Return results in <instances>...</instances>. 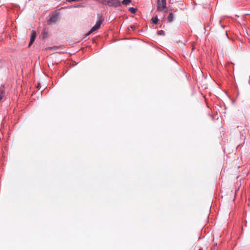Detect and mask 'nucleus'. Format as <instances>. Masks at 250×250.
I'll return each instance as SVG.
<instances>
[{
	"instance_id": "17",
	"label": "nucleus",
	"mask_w": 250,
	"mask_h": 250,
	"mask_svg": "<svg viewBox=\"0 0 250 250\" xmlns=\"http://www.w3.org/2000/svg\"><path fill=\"white\" fill-rule=\"evenodd\" d=\"M168 10L170 11V12H172V9H169Z\"/></svg>"
},
{
	"instance_id": "15",
	"label": "nucleus",
	"mask_w": 250,
	"mask_h": 250,
	"mask_svg": "<svg viewBox=\"0 0 250 250\" xmlns=\"http://www.w3.org/2000/svg\"><path fill=\"white\" fill-rule=\"evenodd\" d=\"M34 41H34V40H32L30 39V42H29V46H30L31 45H32Z\"/></svg>"
},
{
	"instance_id": "11",
	"label": "nucleus",
	"mask_w": 250,
	"mask_h": 250,
	"mask_svg": "<svg viewBox=\"0 0 250 250\" xmlns=\"http://www.w3.org/2000/svg\"><path fill=\"white\" fill-rule=\"evenodd\" d=\"M158 34L164 36L165 35V33L163 30H159L158 31Z\"/></svg>"
},
{
	"instance_id": "8",
	"label": "nucleus",
	"mask_w": 250,
	"mask_h": 250,
	"mask_svg": "<svg viewBox=\"0 0 250 250\" xmlns=\"http://www.w3.org/2000/svg\"><path fill=\"white\" fill-rule=\"evenodd\" d=\"M131 2V0H123L122 3L124 5H127Z\"/></svg>"
},
{
	"instance_id": "9",
	"label": "nucleus",
	"mask_w": 250,
	"mask_h": 250,
	"mask_svg": "<svg viewBox=\"0 0 250 250\" xmlns=\"http://www.w3.org/2000/svg\"><path fill=\"white\" fill-rule=\"evenodd\" d=\"M5 92L3 90H1L0 91V101L2 99L4 96Z\"/></svg>"
},
{
	"instance_id": "4",
	"label": "nucleus",
	"mask_w": 250,
	"mask_h": 250,
	"mask_svg": "<svg viewBox=\"0 0 250 250\" xmlns=\"http://www.w3.org/2000/svg\"><path fill=\"white\" fill-rule=\"evenodd\" d=\"M58 15L54 14L51 16L48 21L49 24H52V23H55L58 21Z\"/></svg>"
},
{
	"instance_id": "7",
	"label": "nucleus",
	"mask_w": 250,
	"mask_h": 250,
	"mask_svg": "<svg viewBox=\"0 0 250 250\" xmlns=\"http://www.w3.org/2000/svg\"><path fill=\"white\" fill-rule=\"evenodd\" d=\"M36 32L35 31H32L31 32V37H30V40L35 41L36 37Z\"/></svg>"
},
{
	"instance_id": "13",
	"label": "nucleus",
	"mask_w": 250,
	"mask_h": 250,
	"mask_svg": "<svg viewBox=\"0 0 250 250\" xmlns=\"http://www.w3.org/2000/svg\"><path fill=\"white\" fill-rule=\"evenodd\" d=\"M42 36H43V38H46V36H47V33H46V32L45 31H43V32H42Z\"/></svg>"
},
{
	"instance_id": "12",
	"label": "nucleus",
	"mask_w": 250,
	"mask_h": 250,
	"mask_svg": "<svg viewBox=\"0 0 250 250\" xmlns=\"http://www.w3.org/2000/svg\"><path fill=\"white\" fill-rule=\"evenodd\" d=\"M59 48L58 46H54L53 47H50L46 48L47 50H52V49H55L56 50Z\"/></svg>"
},
{
	"instance_id": "10",
	"label": "nucleus",
	"mask_w": 250,
	"mask_h": 250,
	"mask_svg": "<svg viewBox=\"0 0 250 250\" xmlns=\"http://www.w3.org/2000/svg\"><path fill=\"white\" fill-rule=\"evenodd\" d=\"M129 11L131 13H133V14H134L136 12V9L133 8V7H130L129 8Z\"/></svg>"
},
{
	"instance_id": "21",
	"label": "nucleus",
	"mask_w": 250,
	"mask_h": 250,
	"mask_svg": "<svg viewBox=\"0 0 250 250\" xmlns=\"http://www.w3.org/2000/svg\"><path fill=\"white\" fill-rule=\"evenodd\" d=\"M40 87V84H38V86H37V88H39Z\"/></svg>"
},
{
	"instance_id": "14",
	"label": "nucleus",
	"mask_w": 250,
	"mask_h": 250,
	"mask_svg": "<svg viewBox=\"0 0 250 250\" xmlns=\"http://www.w3.org/2000/svg\"><path fill=\"white\" fill-rule=\"evenodd\" d=\"M82 0H66L67 2H72V1H77L79 2L82 1Z\"/></svg>"
},
{
	"instance_id": "18",
	"label": "nucleus",
	"mask_w": 250,
	"mask_h": 250,
	"mask_svg": "<svg viewBox=\"0 0 250 250\" xmlns=\"http://www.w3.org/2000/svg\"><path fill=\"white\" fill-rule=\"evenodd\" d=\"M80 5H77V6H75L74 7H80Z\"/></svg>"
},
{
	"instance_id": "19",
	"label": "nucleus",
	"mask_w": 250,
	"mask_h": 250,
	"mask_svg": "<svg viewBox=\"0 0 250 250\" xmlns=\"http://www.w3.org/2000/svg\"><path fill=\"white\" fill-rule=\"evenodd\" d=\"M40 87V84H38V86H37V88H39Z\"/></svg>"
},
{
	"instance_id": "2",
	"label": "nucleus",
	"mask_w": 250,
	"mask_h": 250,
	"mask_svg": "<svg viewBox=\"0 0 250 250\" xmlns=\"http://www.w3.org/2000/svg\"><path fill=\"white\" fill-rule=\"evenodd\" d=\"M157 10L158 11H167L166 0H157Z\"/></svg>"
},
{
	"instance_id": "16",
	"label": "nucleus",
	"mask_w": 250,
	"mask_h": 250,
	"mask_svg": "<svg viewBox=\"0 0 250 250\" xmlns=\"http://www.w3.org/2000/svg\"><path fill=\"white\" fill-rule=\"evenodd\" d=\"M130 28H131L133 30H134V29H136V27H135V25H131V26H130Z\"/></svg>"
},
{
	"instance_id": "5",
	"label": "nucleus",
	"mask_w": 250,
	"mask_h": 250,
	"mask_svg": "<svg viewBox=\"0 0 250 250\" xmlns=\"http://www.w3.org/2000/svg\"><path fill=\"white\" fill-rule=\"evenodd\" d=\"M174 15L172 12H170L167 17V21L168 22H171L174 21Z\"/></svg>"
},
{
	"instance_id": "20",
	"label": "nucleus",
	"mask_w": 250,
	"mask_h": 250,
	"mask_svg": "<svg viewBox=\"0 0 250 250\" xmlns=\"http://www.w3.org/2000/svg\"><path fill=\"white\" fill-rule=\"evenodd\" d=\"M40 87V84H38V86H37V88H39Z\"/></svg>"
},
{
	"instance_id": "1",
	"label": "nucleus",
	"mask_w": 250,
	"mask_h": 250,
	"mask_svg": "<svg viewBox=\"0 0 250 250\" xmlns=\"http://www.w3.org/2000/svg\"><path fill=\"white\" fill-rule=\"evenodd\" d=\"M102 15L101 14H98V20L96 21V24L92 27V28L86 33L85 37L89 36L93 32L99 29L102 24Z\"/></svg>"
},
{
	"instance_id": "6",
	"label": "nucleus",
	"mask_w": 250,
	"mask_h": 250,
	"mask_svg": "<svg viewBox=\"0 0 250 250\" xmlns=\"http://www.w3.org/2000/svg\"><path fill=\"white\" fill-rule=\"evenodd\" d=\"M151 21H152V23L155 24H157L158 23L159 20L158 19L157 16L153 17Z\"/></svg>"
},
{
	"instance_id": "3",
	"label": "nucleus",
	"mask_w": 250,
	"mask_h": 250,
	"mask_svg": "<svg viewBox=\"0 0 250 250\" xmlns=\"http://www.w3.org/2000/svg\"><path fill=\"white\" fill-rule=\"evenodd\" d=\"M102 3L110 7H117L121 5V2L119 0H102Z\"/></svg>"
}]
</instances>
